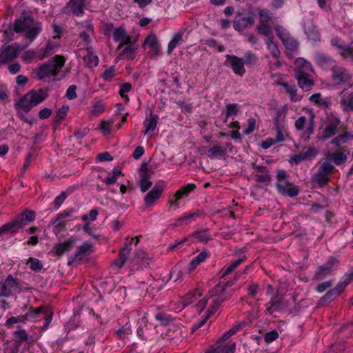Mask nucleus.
<instances>
[{
  "instance_id": "nucleus-1",
  "label": "nucleus",
  "mask_w": 353,
  "mask_h": 353,
  "mask_svg": "<svg viewBox=\"0 0 353 353\" xmlns=\"http://www.w3.org/2000/svg\"><path fill=\"white\" fill-rule=\"evenodd\" d=\"M295 65L294 77L298 86L305 92L310 91L314 85L312 64L303 58H298L295 61Z\"/></svg>"
},
{
  "instance_id": "nucleus-2",
  "label": "nucleus",
  "mask_w": 353,
  "mask_h": 353,
  "mask_svg": "<svg viewBox=\"0 0 353 353\" xmlns=\"http://www.w3.org/2000/svg\"><path fill=\"white\" fill-rule=\"evenodd\" d=\"M13 30L17 32H26V37L32 41L41 32V24L34 21L32 14L26 11L22 12L13 24Z\"/></svg>"
},
{
  "instance_id": "nucleus-3",
  "label": "nucleus",
  "mask_w": 353,
  "mask_h": 353,
  "mask_svg": "<svg viewBox=\"0 0 353 353\" xmlns=\"http://www.w3.org/2000/svg\"><path fill=\"white\" fill-rule=\"evenodd\" d=\"M35 219V212L32 210H26L19 214L16 219L9 221L0 227V236H13L19 230Z\"/></svg>"
},
{
  "instance_id": "nucleus-4",
  "label": "nucleus",
  "mask_w": 353,
  "mask_h": 353,
  "mask_svg": "<svg viewBox=\"0 0 353 353\" xmlns=\"http://www.w3.org/2000/svg\"><path fill=\"white\" fill-rule=\"evenodd\" d=\"M65 62V58L61 55H55L46 63L41 65L34 70L32 74L39 80H46L51 77H56Z\"/></svg>"
},
{
  "instance_id": "nucleus-5",
  "label": "nucleus",
  "mask_w": 353,
  "mask_h": 353,
  "mask_svg": "<svg viewBox=\"0 0 353 353\" xmlns=\"http://www.w3.org/2000/svg\"><path fill=\"white\" fill-rule=\"evenodd\" d=\"M290 175L283 170H279L276 175V188L282 195L295 197L299 193V188L289 181Z\"/></svg>"
},
{
  "instance_id": "nucleus-6",
  "label": "nucleus",
  "mask_w": 353,
  "mask_h": 353,
  "mask_svg": "<svg viewBox=\"0 0 353 353\" xmlns=\"http://www.w3.org/2000/svg\"><path fill=\"white\" fill-rule=\"evenodd\" d=\"M276 36L281 41L283 46L287 50V56L296 54L299 48L298 41L291 36L289 31L282 26L276 25L274 27Z\"/></svg>"
},
{
  "instance_id": "nucleus-7",
  "label": "nucleus",
  "mask_w": 353,
  "mask_h": 353,
  "mask_svg": "<svg viewBox=\"0 0 353 353\" xmlns=\"http://www.w3.org/2000/svg\"><path fill=\"white\" fill-rule=\"evenodd\" d=\"M22 291V283L17 278L8 274L3 281H0V298H8Z\"/></svg>"
},
{
  "instance_id": "nucleus-8",
  "label": "nucleus",
  "mask_w": 353,
  "mask_h": 353,
  "mask_svg": "<svg viewBox=\"0 0 353 353\" xmlns=\"http://www.w3.org/2000/svg\"><path fill=\"white\" fill-rule=\"evenodd\" d=\"M335 167L327 160L322 163L317 172L312 174V181L319 187H323L330 180V175L335 170Z\"/></svg>"
},
{
  "instance_id": "nucleus-9",
  "label": "nucleus",
  "mask_w": 353,
  "mask_h": 353,
  "mask_svg": "<svg viewBox=\"0 0 353 353\" xmlns=\"http://www.w3.org/2000/svg\"><path fill=\"white\" fill-rule=\"evenodd\" d=\"M196 188V186L194 183H188L181 186L174 195L169 198L168 204L170 206L179 208L180 201L187 198Z\"/></svg>"
},
{
  "instance_id": "nucleus-10",
  "label": "nucleus",
  "mask_w": 353,
  "mask_h": 353,
  "mask_svg": "<svg viewBox=\"0 0 353 353\" xmlns=\"http://www.w3.org/2000/svg\"><path fill=\"white\" fill-rule=\"evenodd\" d=\"M288 307L289 302L288 300L275 295L265 304V312L269 314H272L275 312H283L287 311Z\"/></svg>"
},
{
  "instance_id": "nucleus-11",
  "label": "nucleus",
  "mask_w": 353,
  "mask_h": 353,
  "mask_svg": "<svg viewBox=\"0 0 353 353\" xmlns=\"http://www.w3.org/2000/svg\"><path fill=\"white\" fill-rule=\"evenodd\" d=\"M330 43L333 47L340 50L339 54L343 59L352 62L353 47L351 43L345 45L344 41L339 37L332 38Z\"/></svg>"
},
{
  "instance_id": "nucleus-12",
  "label": "nucleus",
  "mask_w": 353,
  "mask_h": 353,
  "mask_svg": "<svg viewBox=\"0 0 353 353\" xmlns=\"http://www.w3.org/2000/svg\"><path fill=\"white\" fill-rule=\"evenodd\" d=\"M233 285V281H228L225 283H219L210 291L212 297L215 296L214 299H222L223 302L230 299L232 296L233 290H228L229 286Z\"/></svg>"
},
{
  "instance_id": "nucleus-13",
  "label": "nucleus",
  "mask_w": 353,
  "mask_h": 353,
  "mask_svg": "<svg viewBox=\"0 0 353 353\" xmlns=\"http://www.w3.org/2000/svg\"><path fill=\"white\" fill-rule=\"evenodd\" d=\"M341 120L339 117L332 115L327 121V124L322 132L320 138L321 141H325L334 137L339 132Z\"/></svg>"
},
{
  "instance_id": "nucleus-14",
  "label": "nucleus",
  "mask_w": 353,
  "mask_h": 353,
  "mask_svg": "<svg viewBox=\"0 0 353 353\" xmlns=\"http://www.w3.org/2000/svg\"><path fill=\"white\" fill-rule=\"evenodd\" d=\"M254 23L255 17L254 15L244 17L242 13L237 12L233 21V28L235 30L241 32L252 28Z\"/></svg>"
},
{
  "instance_id": "nucleus-15",
  "label": "nucleus",
  "mask_w": 353,
  "mask_h": 353,
  "mask_svg": "<svg viewBox=\"0 0 353 353\" xmlns=\"http://www.w3.org/2000/svg\"><path fill=\"white\" fill-rule=\"evenodd\" d=\"M332 79L337 85L349 84L352 74L346 68L336 65L332 70Z\"/></svg>"
},
{
  "instance_id": "nucleus-16",
  "label": "nucleus",
  "mask_w": 353,
  "mask_h": 353,
  "mask_svg": "<svg viewBox=\"0 0 353 353\" xmlns=\"http://www.w3.org/2000/svg\"><path fill=\"white\" fill-rule=\"evenodd\" d=\"M339 263V261L334 258H330L326 263L319 266L313 276V280L321 281L330 275L332 271L333 267Z\"/></svg>"
},
{
  "instance_id": "nucleus-17",
  "label": "nucleus",
  "mask_w": 353,
  "mask_h": 353,
  "mask_svg": "<svg viewBox=\"0 0 353 353\" xmlns=\"http://www.w3.org/2000/svg\"><path fill=\"white\" fill-rule=\"evenodd\" d=\"M134 240H136L135 244L137 245L139 241V238L137 236L134 237V238H131V239L127 238L125 239L124 245L120 250L119 253V261H116L114 262V264L118 268H122L123 266V265L125 264V263L126 262L128 255L132 250L131 245Z\"/></svg>"
},
{
  "instance_id": "nucleus-18",
  "label": "nucleus",
  "mask_w": 353,
  "mask_h": 353,
  "mask_svg": "<svg viewBox=\"0 0 353 353\" xmlns=\"http://www.w3.org/2000/svg\"><path fill=\"white\" fill-rule=\"evenodd\" d=\"M225 57V63L230 65L233 72L236 75L243 77L245 73L243 59L235 55L230 54H227Z\"/></svg>"
},
{
  "instance_id": "nucleus-19",
  "label": "nucleus",
  "mask_w": 353,
  "mask_h": 353,
  "mask_svg": "<svg viewBox=\"0 0 353 353\" xmlns=\"http://www.w3.org/2000/svg\"><path fill=\"white\" fill-rule=\"evenodd\" d=\"M318 154V150L313 147L303 148V150L299 154H296L291 157V161L296 164H299L307 160L314 159Z\"/></svg>"
},
{
  "instance_id": "nucleus-20",
  "label": "nucleus",
  "mask_w": 353,
  "mask_h": 353,
  "mask_svg": "<svg viewBox=\"0 0 353 353\" xmlns=\"http://www.w3.org/2000/svg\"><path fill=\"white\" fill-rule=\"evenodd\" d=\"M205 213L201 210H197L193 212H187L183 216L178 218L176 220L174 227L181 226L183 225H188L192 221H196L197 219H201L204 216Z\"/></svg>"
},
{
  "instance_id": "nucleus-21",
  "label": "nucleus",
  "mask_w": 353,
  "mask_h": 353,
  "mask_svg": "<svg viewBox=\"0 0 353 353\" xmlns=\"http://www.w3.org/2000/svg\"><path fill=\"white\" fill-rule=\"evenodd\" d=\"M41 311V309H34L33 307H31L30 310L23 316H12L8 319L6 321V325L10 326L19 322H26L29 319H37L39 317Z\"/></svg>"
},
{
  "instance_id": "nucleus-22",
  "label": "nucleus",
  "mask_w": 353,
  "mask_h": 353,
  "mask_svg": "<svg viewBox=\"0 0 353 353\" xmlns=\"http://www.w3.org/2000/svg\"><path fill=\"white\" fill-rule=\"evenodd\" d=\"M347 283L341 281L332 289L330 290L324 296L321 298L323 303H328L339 296L346 288Z\"/></svg>"
},
{
  "instance_id": "nucleus-23",
  "label": "nucleus",
  "mask_w": 353,
  "mask_h": 353,
  "mask_svg": "<svg viewBox=\"0 0 353 353\" xmlns=\"http://www.w3.org/2000/svg\"><path fill=\"white\" fill-rule=\"evenodd\" d=\"M86 0H70L64 8L65 12H72L77 17H81L84 14L83 9Z\"/></svg>"
},
{
  "instance_id": "nucleus-24",
  "label": "nucleus",
  "mask_w": 353,
  "mask_h": 353,
  "mask_svg": "<svg viewBox=\"0 0 353 353\" xmlns=\"http://www.w3.org/2000/svg\"><path fill=\"white\" fill-rule=\"evenodd\" d=\"M316 63L323 70H332L336 65V61L323 53L317 52L314 54Z\"/></svg>"
},
{
  "instance_id": "nucleus-25",
  "label": "nucleus",
  "mask_w": 353,
  "mask_h": 353,
  "mask_svg": "<svg viewBox=\"0 0 353 353\" xmlns=\"http://www.w3.org/2000/svg\"><path fill=\"white\" fill-rule=\"evenodd\" d=\"M94 34V26L92 23H89L85 26V29L81 31L79 34V39L83 41V43H79L78 46L81 47V49H86L87 47H92L90 46L92 42L91 37Z\"/></svg>"
},
{
  "instance_id": "nucleus-26",
  "label": "nucleus",
  "mask_w": 353,
  "mask_h": 353,
  "mask_svg": "<svg viewBox=\"0 0 353 353\" xmlns=\"http://www.w3.org/2000/svg\"><path fill=\"white\" fill-rule=\"evenodd\" d=\"M21 48L14 46H9L0 53V63H6L18 57Z\"/></svg>"
},
{
  "instance_id": "nucleus-27",
  "label": "nucleus",
  "mask_w": 353,
  "mask_h": 353,
  "mask_svg": "<svg viewBox=\"0 0 353 353\" xmlns=\"http://www.w3.org/2000/svg\"><path fill=\"white\" fill-rule=\"evenodd\" d=\"M113 39L116 42H120L118 48H121L125 44L131 43V37L128 34L123 26L118 27L113 32Z\"/></svg>"
},
{
  "instance_id": "nucleus-28",
  "label": "nucleus",
  "mask_w": 353,
  "mask_h": 353,
  "mask_svg": "<svg viewBox=\"0 0 353 353\" xmlns=\"http://www.w3.org/2000/svg\"><path fill=\"white\" fill-rule=\"evenodd\" d=\"M347 148H342L339 151L329 153L327 161L333 162L336 165L344 164L347 159Z\"/></svg>"
},
{
  "instance_id": "nucleus-29",
  "label": "nucleus",
  "mask_w": 353,
  "mask_h": 353,
  "mask_svg": "<svg viewBox=\"0 0 353 353\" xmlns=\"http://www.w3.org/2000/svg\"><path fill=\"white\" fill-rule=\"evenodd\" d=\"M164 339L181 341L183 339L182 327L178 324L170 325L166 332L162 334Z\"/></svg>"
},
{
  "instance_id": "nucleus-30",
  "label": "nucleus",
  "mask_w": 353,
  "mask_h": 353,
  "mask_svg": "<svg viewBox=\"0 0 353 353\" xmlns=\"http://www.w3.org/2000/svg\"><path fill=\"white\" fill-rule=\"evenodd\" d=\"M163 192V186H155L149 192L147 193L144 198V202L147 207H150L161 197Z\"/></svg>"
},
{
  "instance_id": "nucleus-31",
  "label": "nucleus",
  "mask_w": 353,
  "mask_h": 353,
  "mask_svg": "<svg viewBox=\"0 0 353 353\" xmlns=\"http://www.w3.org/2000/svg\"><path fill=\"white\" fill-rule=\"evenodd\" d=\"M141 179L140 180V189L142 192H146L152 185V182L150 181L148 174V168L146 163H142L140 168Z\"/></svg>"
},
{
  "instance_id": "nucleus-32",
  "label": "nucleus",
  "mask_w": 353,
  "mask_h": 353,
  "mask_svg": "<svg viewBox=\"0 0 353 353\" xmlns=\"http://www.w3.org/2000/svg\"><path fill=\"white\" fill-rule=\"evenodd\" d=\"M28 97H30V103L33 106H36L38 104L43 101L48 96V93L43 90H31L27 93Z\"/></svg>"
},
{
  "instance_id": "nucleus-33",
  "label": "nucleus",
  "mask_w": 353,
  "mask_h": 353,
  "mask_svg": "<svg viewBox=\"0 0 353 353\" xmlns=\"http://www.w3.org/2000/svg\"><path fill=\"white\" fill-rule=\"evenodd\" d=\"M85 50L87 54L83 57L84 63L89 68L97 66L99 63V58L97 55L94 53L93 47H87Z\"/></svg>"
},
{
  "instance_id": "nucleus-34",
  "label": "nucleus",
  "mask_w": 353,
  "mask_h": 353,
  "mask_svg": "<svg viewBox=\"0 0 353 353\" xmlns=\"http://www.w3.org/2000/svg\"><path fill=\"white\" fill-rule=\"evenodd\" d=\"M235 350V342L230 341L223 346L217 345L216 347H212L208 352V353H234Z\"/></svg>"
},
{
  "instance_id": "nucleus-35",
  "label": "nucleus",
  "mask_w": 353,
  "mask_h": 353,
  "mask_svg": "<svg viewBox=\"0 0 353 353\" xmlns=\"http://www.w3.org/2000/svg\"><path fill=\"white\" fill-rule=\"evenodd\" d=\"M150 119H146L143 122V125L145 127L144 134H150L152 133L157 126L159 116L150 112Z\"/></svg>"
},
{
  "instance_id": "nucleus-36",
  "label": "nucleus",
  "mask_w": 353,
  "mask_h": 353,
  "mask_svg": "<svg viewBox=\"0 0 353 353\" xmlns=\"http://www.w3.org/2000/svg\"><path fill=\"white\" fill-rule=\"evenodd\" d=\"M29 98L30 97H28V94H26L16 103L15 107L19 112L28 113L33 107L32 103H30V99Z\"/></svg>"
},
{
  "instance_id": "nucleus-37",
  "label": "nucleus",
  "mask_w": 353,
  "mask_h": 353,
  "mask_svg": "<svg viewBox=\"0 0 353 353\" xmlns=\"http://www.w3.org/2000/svg\"><path fill=\"white\" fill-rule=\"evenodd\" d=\"M246 259V256L243 255L241 258L232 261L228 266H225L224 268H223L220 271L221 277L223 278L230 274L234 270H235L241 263H242Z\"/></svg>"
},
{
  "instance_id": "nucleus-38",
  "label": "nucleus",
  "mask_w": 353,
  "mask_h": 353,
  "mask_svg": "<svg viewBox=\"0 0 353 353\" xmlns=\"http://www.w3.org/2000/svg\"><path fill=\"white\" fill-rule=\"evenodd\" d=\"M274 127L276 130V138L274 140L276 141V143L283 141L285 138L283 133V119L281 118V114L280 113L277 114V117L274 120Z\"/></svg>"
},
{
  "instance_id": "nucleus-39",
  "label": "nucleus",
  "mask_w": 353,
  "mask_h": 353,
  "mask_svg": "<svg viewBox=\"0 0 353 353\" xmlns=\"http://www.w3.org/2000/svg\"><path fill=\"white\" fill-rule=\"evenodd\" d=\"M281 85L289 94L292 102H296L301 100L302 97L297 94V88L294 85H290L286 82L281 83Z\"/></svg>"
},
{
  "instance_id": "nucleus-40",
  "label": "nucleus",
  "mask_w": 353,
  "mask_h": 353,
  "mask_svg": "<svg viewBox=\"0 0 353 353\" xmlns=\"http://www.w3.org/2000/svg\"><path fill=\"white\" fill-rule=\"evenodd\" d=\"M265 42L272 57L275 59H278L281 57V50L277 43L273 41L272 38L266 39Z\"/></svg>"
},
{
  "instance_id": "nucleus-41",
  "label": "nucleus",
  "mask_w": 353,
  "mask_h": 353,
  "mask_svg": "<svg viewBox=\"0 0 353 353\" xmlns=\"http://www.w3.org/2000/svg\"><path fill=\"white\" fill-rule=\"evenodd\" d=\"M145 44L152 50L154 55L159 54V44L158 43L157 38L154 34L149 35L145 38L143 45Z\"/></svg>"
},
{
  "instance_id": "nucleus-42",
  "label": "nucleus",
  "mask_w": 353,
  "mask_h": 353,
  "mask_svg": "<svg viewBox=\"0 0 353 353\" xmlns=\"http://www.w3.org/2000/svg\"><path fill=\"white\" fill-rule=\"evenodd\" d=\"M74 243V240L72 239H69L68 240L64 241L62 243L57 244L54 246V250L59 255H61L65 252H68L70 250Z\"/></svg>"
},
{
  "instance_id": "nucleus-43",
  "label": "nucleus",
  "mask_w": 353,
  "mask_h": 353,
  "mask_svg": "<svg viewBox=\"0 0 353 353\" xmlns=\"http://www.w3.org/2000/svg\"><path fill=\"white\" fill-rule=\"evenodd\" d=\"M302 131L301 137L305 142H307L310 139V135L312 134L314 131V116L311 117L310 122L306 125V128L305 130L303 129Z\"/></svg>"
},
{
  "instance_id": "nucleus-44",
  "label": "nucleus",
  "mask_w": 353,
  "mask_h": 353,
  "mask_svg": "<svg viewBox=\"0 0 353 353\" xmlns=\"http://www.w3.org/2000/svg\"><path fill=\"white\" fill-rule=\"evenodd\" d=\"M176 319V317H173L165 312H159L155 314V319L158 321L161 325H168L174 321Z\"/></svg>"
},
{
  "instance_id": "nucleus-45",
  "label": "nucleus",
  "mask_w": 353,
  "mask_h": 353,
  "mask_svg": "<svg viewBox=\"0 0 353 353\" xmlns=\"http://www.w3.org/2000/svg\"><path fill=\"white\" fill-rule=\"evenodd\" d=\"M340 105L345 112H353V93L349 94L347 98L341 99Z\"/></svg>"
},
{
  "instance_id": "nucleus-46",
  "label": "nucleus",
  "mask_w": 353,
  "mask_h": 353,
  "mask_svg": "<svg viewBox=\"0 0 353 353\" xmlns=\"http://www.w3.org/2000/svg\"><path fill=\"white\" fill-rule=\"evenodd\" d=\"M207 258V254L205 252L199 253L196 257L193 258L189 265V273L194 271L196 268Z\"/></svg>"
},
{
  "instance_id": "nucleus-47",
  "label": "nucleus",
  "mask_w": 353,
  "mask_h": 353,
  "mask_svg": "<svg viewBox=\"0 0 353 353\" xmlns=\"http://www.w3.org/2000/svg\"><path fill=\"white\" fill-rule=\"evenodd\" d=\"M105 110V104L102 101H97L90 107L89 112L93 116H99Z\"/></svg>"
},
{
  "instance_id": "nucleus-48",
  "label": "nucleus",
  "mask_w": 353,
  "mask_h": 353,
  "mask_svg": "<svg viewBox=\"0 0 353 353\" xmlns=\"http://www.w3.org/2000/svg\"><path fill=\"white\" fill-rule=\"evenodd\" d=\"M345 143L346 142L345 141V138L343 137L342 134H341L334 137L330 141L329 144L333 145L334 151H339L342 148H346L345 146H341Z\"/></svg>"
},
{
  "instance_id": "nucleus-49",
  "label": "nucleus",
  "mask_w": 353,
  "mask_h": 353,
  "mask_svg": "<svg viewBox=\"0 0 353 353\" xmlns=\"http://www.w3.org/2000/svg\"><path fill=\"white\" fill-rule=\"evenodd\" d=\"M226 153V148H223L222 146L216 145L212 146L208 151V156L210 158H214L215 157H223Z\"/></svg>"
},
{
  "instance_id": "nucleus-50",
  "label": "nucleus",
  "mask_w": 353,
  "mask_h": 353,
  "mask_svg": "<svg viewBox=\"0 0 353 353\" xmlns=\"http://www.w3.org/2000/svg\"><path fill=\"white\" fill-rule=\"evenodd\" d=\"M256 30L258 34H262L268 38H272V27L268 23H259L256 27Z\"/></svg>"
},
{
  "instance_id": "nucleus-51",
  "label": "nucleus",
  "mask_w": 353,
  "mask_h": 353,
  "mask_svg": "<svg viewBox=\"0 0 353 353\" xmlns=\"http://www.w3.org/2000/svg\"><path fill=\"white\" fill-rule=\"evenodd\" d=\"M91 248H92V245L89 244L88 243H85L83 245H81V246H79L78 248V250L76 252L74 257H72L71 260L70 259L68 261V264L70 265L74 260H76V259L80 260L81 259L80 257V256L83 254L86 253L88 251H89L90 250Z\"/></svg>"
},
{
  "instance_id": "nucleus-52",
  "label": "nucleus",
  "mask_w": 353,
  "mask_h": 353,
  "mask_svg": "<svg viewBox=\"0 0 353 353\" xmlns=\"http://www.w3.org/2000/svg\"><path fill=\"white\" fill-rule=\"evenodd\" d=\"M258 15L259 19V23H268L272 19V12L270 10L263 8L259 9Z\"/></svg>"
},
{
  "instance_id": "nucleus-53",
  "label": "nucleus",
  "mask_w": 353,
  "mask_h": 353,
  "mask_svg": "<svg viewBox=\"0 0 353 353\" xmlns=\"http://www.w3.org/2000/svg\"><path fill=\"white\" fill-rule=\"evenodd\" d=\"M192 237H193L194 239L197 240L199 242H208L210 241V236L208 234V230H203L194 232L192 234Z\"/></svg>"
},
{
  "instance_id": "nucleus-54",
  "label": "nucleus",
  "mask_w": 353,
  "mask_h": 353,
  "mask_svg": "<svg viewBox=\"0 0 353 353\" xmlns=\"http://www.w3.org/2000/svg\"><path fill=\"white\" fill-rule=\"evenodd\" d=\"M183 33L179 32L174 34L172 39L169 42L168 45V54H170L173 50L177 46L179 42L182 40Z\"/></svg>"
},
{
  "instance_id": "nucleus-55",
  "label": "nucleus",
  "mask_w": 353,
  "mask_h": 353,
  "mask_svg": "<svg viewBox=\"0 0 353 353\" xmlns=\"http://www.w3.org/2000/svg\"><path fill=\"white\" fill-rule=\"evenodd\" d=\"M37 309H41V311L40 314H43L45 315V323L42 326L41 329L42 330H46L48 328L52 319V313L50 312V311L48 310V308L46 306H43L41 307H37Z\"/></svg>"
},
{
  "instance_id": "nucleus-56",
  "label": "nucleus",
  "mask_w": 353,
  "mask_h": 353,
  "mask_svg": "<svg viewBox=\"0 0 353 353\" xmlns=\"http://www.w3.org/2000/svg\"><path fill=\"white\" fill-rule=\"evenodd\" d=\"M244 65L251 66L256 63L258 57L256 54L251 51L245 53L243 58Z\"/></svg>"
},
{
  "instance_id": "nucleus-57",
  "label": "nucleus",
  "mask_w": 353,
  "mask_h": 353,
  "mask_svg": "<svg viewBox=\"0 0 353 353\" xmlns=\"http://www.w3.org/2000/svg\"><path fill=\"white\" fill-rule=\"evenodd\" d=\"M132 90V85L130 83H124L120 85L119 94L121 97L128 103L130 99L126 93L129 92Z\"/></svg>"
},
{
  "instance_id": "nucleus-58",
  "label": "nucleus",
  "mask_w": 353,
  "mask_h": 353,
  "mask_svg": "<svg viewBox=\"0 0 353 353\" xmlns=\"http://www.w3.org/2000/svg\"><path fill=\"white\" fill-rule=\"evenodd\" d=\"M126 47L121 51L120 55L125 57L127 59H133L134 58V51L137 48L130 43H128Z\"/></svg>"
},
{
  "instance_id": "nucleus-59",
  "label": "nucleus",
  "mask_w": 353,
  "mask_h": 353,
  "mask_svg": "<svg viewBox=\"0 0 353 353\" xmlns=\"http://www.w3.org/2000/svg\"><path fill=\"white\" fill-rule=\"evenodd\" d=\"M30 264V268L35 272H39L43 268V263L37 258L30 257L27 264Z\"/></svg>"
},
{
  "instance_id": "nucleus-60",
  "label": "nucleus",
  "mask_w": 353,
  "mask_h": 353,
  "mask_svg": "<svg viewBox=\"0 0 353 353\" xmlns=\"http://www.w3.org/2000/svg\"><path fill=\"white\" fill-rule=\"evenodd\" d=\"M237 105L236 103H230L228 105H227L226 106V112H225V122L227 121V119L231 117V116H233V115H236L237 114Z\"/></svg>"
},
{
  "instance_id": "nucleus-61",
  "label": "nucleus",
  "mask_w": 353,
  "mask_h": 353,
  "mask_svg": "<svg viewBox=\"0 0 353 353\" xmlns=\"http://www.w3.org/2000/svg\"><path fill=\"white\" fill-rule=\"evenodd\" d=\"M222 303V299H214L212 305L207 311L206 315H209L210 318V316L212 315L219 309Z\"/></svg>"
},
{
  "instance_id": "nucleus-62",
  "label": "nucleus",
  "mask_w": 353,
  "mask_h": 353,
  "mask_svg": "<svg viewBox=\"0 0 353 353\" xmlns=\"http://www.w3.org/2000/svg\"><path fill=\"white\" fill-rule=\"evenodd\" d=\"M115 75V68L114 66L110 67L106 69L102 74L103 80L106 81H110Z\"/></svg>"
},
{
  "instance_id": "nucleus-63",
  "label": "nucleus",
  "mask_w": 353,
  "mask_h": 353,
  "mask_svg": "<svg viewBox=\"0 0 353 353\" xmlns=\"http://www.w3.org/2000/svg\"><path fill=\"white\" fill-rule=\"evenodd\" d=\"M279 338V333L276 330L270 331L264 336V340L266 343H270Z\"/></svg>"
},
{
  "instance_id": "nucleus-64",
  "label": "nucleus",
  "mask_w": 353,
  "mask_h": 353,
  "mask_svg": "<svg viewBox=\"0 0 353 353\" xmlns=\"http://www.w3.org/2000/svg\"><path fill=\"white\" fill-rule=\"evenodd\" d=\"M255 125H256V120H255V119H254V118L248 119V126L244 130L243 134H245V135H248L250 133H252L254 130V129H255Z\"/></svg>"
}]
</instances>
